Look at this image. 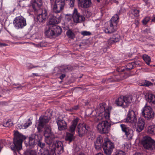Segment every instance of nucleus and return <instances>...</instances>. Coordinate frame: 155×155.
<instances>
[{"mask_svg": "<svg viewBox=\"0 0 155 155\" xmlns=\"http://www.w3.org/2000/svg\"><path fill=\"white\" fill-rule=\"evenodd\" d=\"M45 142L49 145L47 150L51 155H60L64 151L63 143L60 141L54 142L55 137L54 135L45 137Z\"/></svg>", "mask_w": 155, "mask_h": 155, "instance_id": "obj_1", "label": "nucleus"}, {"mask_svg": "<svg viewBox=\"0 0 155 155\" xmlns=\"http://www.w3.org/2000/svg\"><path fill=\"white\" fill-rule=\"evenodd\" d=\"M13 142L11 145V149L14 152V155L19 154V133L18 131H14Z\"/></svg>", "mask_w": 155, "mask_h": 155, "instance_id": "obj_2", "label": "nucleus"}, {"mask_svg": "<svg viewBox=\"0 0 155 155\" xmlns=\"http://www.w3.org/2000/svg\"><path fill=\"white\" fill-rule=\"evenodd\" d=\"M141 144L144 149L152 150L155 149V141L150 137L146 136L143 137Z\"/></svg>", "mask_w": 155, "mask_h": 155, "instance_id": "obj_3", "label": "nucleus"}, {"mask_svg": "<svg viewBox=\"0 0 155 155\" xmlns=\"http://www.w3.org/2000/svg\"><path fill=\"white\" fill-rule=\"evenodd\" d=\"M132 97L131 96H121L115 101V103L117 106H121L124 108L128 106L132 102Z\"/></svg>", "mask_w": 155, "mask_h": 155, "instance_id": "obj_4", "label": "nucleus"}, {"mask_svg": "<svg viewBox=\"0 0 155 155\" xmlns=\"http://www.w3.org/2000/svg\"><path fill=\"white\" fill-rule=\"evenodd\" d=\"M104 153L107 155H111L114 148V144L109 139H104L102 144Z\"/></svg>", "mask_w": 155, "mask_h": 155, "instance_id": "obj_5", "label": "nucleus"}, {"mask_svg": "<svg viewBox=\"0 0 155 155\" xmlns=\"http://www.w3.org/2000/svg\"><path fill=\"white\" fill-rule=\"evenodd\" d=\"M141 114L147 120L152 119L154 117V113L152 108L148 106H145L143 108Z\"/></svg>", "mask_w": 155, "mask_h": 155, "instance_id": "obj_6", "label": "nucleus"}, {"mask_svg": "<svg viewBox=\"0 0 155 155\" xmlns=\"http://www.w3.org/2000/svg\"><path fill=\"white\" fill-rule=\"evenodd\" d=\"M110 126V124L106 120L100 122L97 126V129L101 134H106L108 133Z\"/></svg>", "mask_w": 155, "mask_h": 155, "instance_id": "obj_7", "label": "nucleus"}, {"mask_svg": "<svg viewBox=\"0 0 155 155\" xmlns=\"http://www.w3.org/2000/svg\"><path fill=\"white\" fill-rule=\"evenodd\" d=\"M59 22V20H49L47 22V25H52L53 31L54 33V36L55 37L60 35L62 31L61 28L56 25Z\"/></svg>", "mask_w": 155, "mask_h": 155, "instance_id": "obj_8", "label": "nucleus"}, {"mask_svg": "<svg viewBox=\"0 0 155 155\" xmlns=\"http://www.w3.org/2000/svg\"><path fill=\"white\" fill-rule=\"evenodd\" d=\"M88 124L85 123H80L77 126L78 135L80 137L84 136L87 133L89 129Z\"/></svg>", "mask_w": 155, "mask_h": 155, "instance_id": "obj_9", "label": "nucleus"}, {"mask_svg": "<svg viewBox=\"0 0 155 155\" xmlns=\"http://www.w3.org/2000/svg\"><path fill=\"white\" fill-rule=\"evenodd\" d=\"M109 22L110 26L105 28L104 31L105 33L110 34L116 31L118 20H110Z\"/></svg>", "mask_w": 155, "mask_h": 155, "instance_id": "obj_10", "label": "nucleus"}, {"mask_svg": "<svg viewBox=\"0 0 155 155\" xmlns=\"http://www.w3.org/2000/svg\"><path fill=\"white\" fill-rule=\"evenodd\" d=\"M65 5V0H55L53 10L56 13H59L62 11Z\"/></svg>", "mask_w": 155, "mask_h": 155, "instance_id": "obj_11", "label": "nucleus"}, {"mask_svg": "<svg viewBox=\"0 0 155 155\" xmlns=\"http://www.w3.org/2000/svg\"><path fill=\"white\" fill-rule=\"evenodd\" d=\"M42 4V0H32L31 2L30 5L35 13L41 11Z\"/></svg>", "mask_w": 155, "mask_h": 155, "instance_id": "obj_12", "label": "nucleus"}, {"mask_svg": "<svg viewBox=\"0 0 155 155\" xmlns=\"http://www.w3.org/2000/svg\"><path fill=\"white\" fill-rule=\"evenodd\" d=\"M122 131L125 133L127 138L128 139L132 138L133 135V131L132 130L129 128L126 125L121 124L120 125Z\"/></svg>", "mask_w": 155, "mask_h": 155, "instance_id": "obj_13", "label": "nucleus"}, {"mask_svg": "<svg viewBox=\"0 0 155 155\" xmlns=\"http://www.w3.org/2000/svg\"><path fill=\"white\" fill-rule=\"evenodd\" d=\"M100 106L101 113L102 112H103L104 113V114H103L104 116L103 117L101 118H100V117H99L98 119L99 120L104 119V118L106 120H109L110 119V112L109 110L111 109V108H109L108 109L105 110V108L103 104H100Z\"/></svg>", "mask_w": 155, "mask_h": 155, "instance_id": "obj_14", "label": "nucleus"}, {"mask_svg": "<svg viewBox=\"0 0 155 155\" xmlns=\"http://www.w3.org/2000/svg\"><path fill=\"white\" fill-rule=\"evenodd\" d=\"M51 118L50 116H41L38 120V126L44 128L46 124L48 122Z\"/></svg>", "mask_w": 155, "mask_h": 155, "instance_id": "obj_15", "label": "nucleus"}, {"mask_svg": "<svg viewBox=\"0 0 155 155\" xmlns=\"http://www.w3.org/2000/svg\"><path fill=\"white\" fill-rule=\"evenodd\" d=\"M79 6L83 8H87L91 6L92 3L91 0H78Z\"/></svg>", "mask_w": 155, "mask_h": 155, "instance_id": "obj_16", "label": "nucleus"}, {"mask_svg": "<svg viewBox=\"0 0 155 155\" xmlns=\"http://www.w3.org/2000/svg\"><path fill=\"white\" fill-rule=\"evenodd\" d=\"M56 122L59 130H62L67 129V123L63 118L61 119L58 118L56 120Z\"/></svg>", "mask_w": 155, "mask_h": 155, "instance_id": "obj_17", "label": "nucleus"}, {"mask_svg": "<svg viewBox=\"0 0 155 155\" xmlns=\"http://www.w3.org/2000/svg\"><path fill=\"white\" fill-rule=\"evenodd\" d=\"M139 64L137 61H135L127 64L125 68L120 70L121 72L129 71L135 67L137 65H139Z\"/></svg>", "mask_w": 155, "mask_h": 155, "instance_id": "obj_18", "label": "nucleus"}, {"mask_svg": "<svg viewBox=\"0 0 155 155\" xmlns=\"http://www.w3.org/2000/svg\"><path fill=\"white\" fill-rule=\"evenodd\" d=\"M144 120L141 118H139L137 125L136 131L138 132H140L144 129Z\"/></svg>", "mask_w": 155, "mask_h": 155, "instance_id": "obj_19", "label": "nucleus"}, {"mask_svg": "<svg viewBox=\"0 0 155 155\" xmlns=\"http://www.w3.org/2000/svg\"><path fill=\"white\" fill-rule=\"evenodd\" d=\"M41 11L37 13H35L37 15V19H46L47 15V10L45 9H42L41 8Z\"/></svg>", "mask_w": 155, "mask_h": 155, "instance_id": "obj_20", "label": "nucleus"}, {"mask_svg": "<svg viewBox=\"0 0 155 155\" xmlns=\"http://www.w3.org/2000/svg\"><path fill=\"white\" fill-rule=\"evenodd\" d=\"M145 97L147 101L149 103L155 104V95L149 93H146Z\"/></svg>", "mask_w": 155, "mask_h": 155, "instance_id": "obj_21", "label": "nucleus"}, {"mask_svg": "<svg viewBox=\"0 0 155 155\" xmlns=\"http://www.w3.org/2000/svg\"><path fill=\"white\" fill-rule=\"evenodd\" d=\"M79 118L78 117L76 118L72 122L71 125L70 126L69 129V131L72 133H74V131L79 121Z\"/></svg>", "mask_w": 155, "mask_h": 155, "instance_id": "obj_22", "label": "nucleus"}, {"mask_svg": "<svg viewBox=\"0 0 155 155\" xmlns=\"http://www.w3.org/2000/svg\"><path fill=\"white\" fill-rule=\"evenodd\" d=\"M38 139V135L35 134L31 135L29 137V144L30 146H32L37 143Z\"/></svg>", "mask_w": 155, "mask_h": 155, "instance_id": "obj_23", "label": "nucleus"}, {"mask_svg": "<svg viewBox=\"0 0 155 155\" xmlns=\"http://www.w3.org/2000/svg\"><path fill=\"white\" fill-rule=\"evenodd\" d=\"M103 142V139L101 137H97L96 140L94 142V147L97 150H100L101 148L102 143Z\"/></svg>", "mask_w": 155, "mask_h": 155, "instance_id": "obj_24", "label": "nucleus"}, {"mask_svg": "<svg viewBox=\"0 0 155 155\" xmlns=\"http://www.w3.org/2000/svg\"><path fill=\"white\" fill-rule=\"evenodd\" d=\"M50 26L48 28H47L45 32V34L48 37L51 38L54 36V33L53 31L52 25Z\"/></svg>", "mask_w": 155, "mask_h": 155, "instance_id": "obj_25", "label": "nucleus"}, {"mask_svg": "<svg viewBox=\"0 0 155 155\" xmlns=\"http://www.w3.org/2000/svg\"><path fill=\"white\" fill-rule=\"evenodd\" d=\"M70 17H71L73 18V19H79L81 18V19H83V18L85 19L84 17L81 16L80 14L78 13L77 9L74 8V11L73 16L69 15Z\"/></svg>", "mask_w": 155, "mask_h": 155, "instance_id": "obj_26", "label": "nucleus"}, {"mask_svg": "<svg viewBox=\"0 0 155 155\" xmlns=\"http://www.w3.org/2000/svg\"><path fill=\"white\" fill-rule=\"evenodd\" d=\"M141 85L143 86L149 87L153 85V83L147 80H142L141 83Z\"/></svg>", "mask_w": 155, "mask_h": 155, "instance_id": "obj_27", "label": "nucleus"}, {"mask_svg": "<svg viewBox=\"0 0 155 155\" xmlns=\"http://www.w3.org/2000/svg\"><path fill=\"white\" fill-rule=\"evenodd\" d=\"M74 134V133H66L65 140L67 141H69V142H71L74 138L73 136Z\"/></svg>", "mask_w": 155, "mask_h": 155, "instance_id": "obj_28", "label": "nucleus"}, {"mask_svg": "<svg viewBox=\"0 0 155 155\" xmlns=\"http://www.w3.org/2000/svg\"><path fill=\"white\" fill-rule=\"evenodd\" d=\"M52 134L50 127L49 126H46L45 128V131L44 135L45 137L47 136L48 135L51 136L53 135Z\"/></svg>", "mask_w": 155, "mask_h": 155, "instance_id": "obj_29", "label": "nucleus"}, {"mask_svg": "<svg viewBox=\"0 0 155 155\" xmlns=\"http://www.w3.org/2000/svg\"><path fill=\"white\" fill-rule=\"evenodd\" d=\"M147 132L148 133L152 134H155V126L151 125L148 127Z\"/></svg>", "mask_w": 155, "mask_h": 155, "instance_id": "obj_30", "label": "nucleus"}, {"mask_svg": "<svg viewBox=\"0 0 155 155\" xmlns=\"http://www.w3.org/2000/svg\"><path fill=\"white\" fill-rule=\"evenodd\" d=\"M137 119L136 116L130 117H127L126 118V121L131 123H135L137 121Z\"/></svg>", "mask_w": 155, "mask_h": 155, "instance_id": "obj_31", "label": "nucleus"}, {"mask_svg": "<svg viewBox=\"0 0 155 155\" xmlns=\"http://www.w3.org/2000/svg\"><path fill=\"white\" fill-rule=\"evenodd\" d=\"M66 34L68 38L72 39L74 38L75 36V35L73 32L72 30L70 29H68L66 32Z\"/></svg>", "mask_w": 155, "mask_h": 155, "instance_id": "obj_32", "label": "nucleus"}, {"mask_svg": "<svg viewBox=\"0 0 155 155\" xmlns=\"http://www.w3.org/2000/svg\"><path fill=\"white\" fill-rule=\"evenodd\" d=\"M120 40L119 36L118 35H114L112 38L110 40V41L111 42V43H116L118 42Z\"/></svg>", "mask_w": 155, "mask_h": 155, "instance_id": "obj_33", "label": "nucleus"}, {"mask_svg": "<svg viewBox=\"0 0 155 155\" xmlns=\"http://www.w3.org/2000/svg\"><path fill=\"white\" fill-rule=\"evenodd\" d=\"M73 69V68L70 66H67L63 67L61 69V71L63 72H66L72 71Z\"/></svg>", "mask_w": 155, "mask_h": 155, "instance_id": "obj_34", "label": "nucleus"}, {"mask_svg": "<svg viewBox=\"0 0 155 155\" xmlns=\"http://www.w3.org/2000/svg\"><path fill=\"white\" fill-rule=\"evenodd\" d=\"M143 58L144 60L146 62L147 65H149L151 61L150 57L148 55L144 54L143 56Z\"/></svg>", "mask_w": 155, "mask_h": 155, "instance_id": "obj_35", "label": "nucleus"}, {"mask_svg": "<svg viewBox=\"0 0 155 155\" xmlns=\"http://www.w3.org/2000/svg\"><path fill=\"white\" fill-rule=\"evenodd\" d=\"M13 125L12 121L11 120H8L6 122H4L3 123V126L6 127H9Z\"/></svg>", "mask_w": 155, "mask_h": 155, "instance_id": "obj_36", "label": "nucleus"}, {"mask_svg": "<svg viewBox=\"0 0 155 155\" xmlns=\"http://www.w3.org/2000/svg\"><path fill=\"white\" fill-rule=\"evenodd\" d=\"M32 124V122L30 121L29 119L28 121L24 124L23 126H21V128L23 129H25L29 126L31 124Z\"/></svg>", "mask_w": 155, "mask_h": 155, "instance_id": "obj_37", "label": "nucleus"}, {"mask_svg": "<svg viewBox=\"0 0 155 155\" xmlns=\"http://www.w3.org/2000/svg\"><path fill=\"white\" fill-rule=\"evenodd\" d=\"M132 13L134 15V17H137L139 16L140 12L139 10L135 9H132Z\"/></svg>", "mask_w": 155, "mask_h": 155, "instance_id": "obj_38", "label": "nucleus"}, {"mask_svg": "<svg viewBox=\"0 0 155 155\" xmlns=\"http://www.w3.org/2000/svg\"><path fill=\"white\" fill-rule=\"evenodd\" d=\"M37 143L38 146L41 148H42L45 146V144L44 143H42L41 140L38 139L37 140Z\"/></svg>", "mask_w": 155, "mask_h": 155, "instance_id": "obj_39", "label": "nucleus"}, {"mask_svg": "<svg viewBox=\"0 0 155 155\" xmlns=\"http://www.w3.org/2000/svg\"><path fill=\"white\" fill-rule=\"evenodd\" d=\"M136 116L135 113L132 110H129L127 117H134Z\"/></svg>", "mask_w": 155, "mask_h": 155, "instance_id": "obj_40", "label": "nucleus"}, {"mask_svg": "<svg viewBox=\"0 0 155 155\" xmlns=\"http://www.w3.org/2000/svg\"><path fill=\"white\" fill-rule=\"evenodd\" d=\"M13 24L15 28L18 29L19 28V20H14Z\"/></svg>", "mask_w": 155, "mask_h": 155, "instance_id": "obj_41", "label": "nucleus"}, {"mask_svg": "<svg viewBox=\"0 0 155 155\" xmlns=\"http://www.w3.org/2000/svg\"><path fill=\"white\" fill-rule=\"evenodd\" d=\"M26 138L25 136L20 134V150L22 148L21 143Z\"/></svg>", "mask_w": 155, "mask_h": 155, "instance_id": "obj_42", "label": "nucleus"}, {"mask_svg": "<svg viewBox=\"0 0 155 155\" xmlns=\"http://www.w3.org/2000/svg\"><path fill=\"white\" fill-rule=\"evenodd\" d=\"M113 78L115 81H119L121 80L120 75L119 74L114 75V76Z\"/></svg>", "mask_w": 155, "mask_h": 155, "instance_id": "obj_43", "label": "nucleus"}, {"mask_svg": "<svg viewBox=\"0 0 155 155\" xmlns=\"http://www.w3.org/2000/svg\"><path fill=\"white\" fill-rule=\"evenodd\" d=\"M20 27L22 28L26 25L25 20H20Z\"/></svg>", "mask_w": 155, "mask_h": 155, "instance_id": "obj_44", "label": "nucleus"}, {"mask_svg": "<svg viewBox=\"0 0 155 155\" xmlns=\"http://www.w3.org/2000/svg\"><path fill=\"white\" fill-rule=\"evenodd\" d=\"M120 76L121 80H122L126 78L129 76V75L128 74H126L125 73L124 74H120Z\"/></svg>", "mask_w": 155, "mask_h": 155, "instance_id": "obj_45", "label": "nucleus"}, {"mask_svg": "<svg viewBox=\"0 0 155 155\" xmlns=\"http://www.w3.org/2000/svg\"><path fill=\"white\" fill-rule=\"evenodd\" d=\"M143 33L144 34H149L150 33V28H147L145 29L143 31Z\"/></svg>", "mask_w": 155, "mask_h": 155, "instance_id": "obj_46", "label": "nucleus"}, {"mask_svg": "<svg viewBox=\"0 0 155 155\" xmlns=\"http://www.w3.org/2000/svg\"><path fill=\"white\" fill-rule=\"evenodd\" d=\"M84 15L87 18H88L91 16L90 13L88 11H85L84 14Z\"/></svg>", "mask_w": 155, "mask_h": 155, "instance_id": "obj_47", "label": "nucleus"}, {"mask_svg": "<svg viewBox=\"0 0 155 155\" xmlns=\"http://www.w3.org/2000/svg\"><path fill=\"white\" fill-rule=\"evenodd\" d=\"M81 34L83 36H86L90 35L91 34V33L89 31H85L81 32Z\"/></svg>", "mask_w": 155, "mask_h": 155, "instance_id": "obj_48", "label": "nucleus"}, {"mask_svg": "<svg viewBox=\"0 0 155 155\" xmlns=\"http://www.w3.org/2000/svg\"><path fill=\"white\" fill-rule=\"evenodd\" d=\"M69 4L70 7H73L74 6V3L75 0H69Z\"/></svg>", "mask_w": 155, "mask_h": 155, "instance_id": "obj_49", "label": "nucleus"}, {"mask_svg": "<svg viewBox=\"0 0 155 155\" xmlns=\"http://www.w3.org/2000/svg\"><path fill=\"white\" fill-rule=\"evenodd\" d=\"M46 44L44 42L42 41L38 45H39L40 47H44L46 46Z\"/></svg>", "mask_w": 155, "mask_h": 155, "instance_id": "obj_50", "label": "nucleus"}, {"mask_svg": "<svg viewBox=\"0 0 155 155\" xmlns=\"http://www.w3.org/2000/svg\"><path fill=\"white\" fill-rule=\"evenodd\" d=\"M116 155H125V153L122 151L120 150L118 151Z\"/></svg>", "mask_w": 155, "mask_h": 155, "instance_id": "obj_51", "label": "nucleus"}, {"mask_svg": "<svg viewBox=\"0 0 155 155\" xmlns=\"http://www.w3.org/2000/svg\"><path fill=\"white\" fill-rule=\"evenodd\" d=\"M38 67V66H34L33 65L31 64H28L27 65V67L29 69H31L33 68H35V67Z\"/></svg>", "mask_w": 155, "mask_h": 155, "instance_id": "obj_52", "label": "nucleus"}, {"mask_svg": "<svg viewBox=\"0 0 155 155\" xmlns=\"http://www.w3.org/2000/svg\"><path fill=\"white\" fill-rule=\"evenodd\" d=\"M119 18V15L117 14H115L112 18L111 19H115L116 18L118 19Z\"/></svg>", "mask_w": 155, "mask_h": 155, "instance_id": "obj_53", "label": "nucleus"}, {"mask_svg": "<svg viewBox=\"0 0 155 155\" xmlns=\"http://www.w3.org/2000/svg\"><path fill=\"white\" fill-rule=\"evenodd\" d=\"M149 20H142V23L143 25H146L149 21Z\"/></svg>", "mask_w": 155, "mask_h": 155, "instance_id": "obj_54", "label": "nucleus"}, {"mask_svg": "<svg viewBox=\"0 0 155 155\" xmlns=\"http://www.w3.org/2000/svg\"><path fill=\"white\" fill-rule=\"evenodd\" d=\"M66 75L65 74H62L59 77L61 80H62L65 77Z\"/></svg>", "mask_w": 155, "mask_h": 155, "instance_id": "obj_55", "label": "nucleus"}, {"mask_svg": "<svg viewBox=\"0 0 155 155\" xmlns=\"http://www.w3.org/2000/svg\"><path fill=\"white\" fill-rule=\"evenodd\" d=\"M73 109L74 110H77L78 108L79 107L78 105H76L74 106L73 107H72Z\"/></svg>", "mask_w": 155, "mask_h": 155, "instance_id": "obj_56", "label": "nucleus"}, {"mask_svg": "<svg viewBox=\"0 0 155 155\" xmlns=\"http://www.w3.org/2000/svg\"><path fill=\"white\" fill-rule=\"evenodd\" d=\"M7 45L5 43L0 42V47L5 46H6Z\"/></svg>", "mask_w": 155, "mask_h": 155, "instance_id": "obj_57", "label": "nucleus"}, {"mask_svg": "<svg viewBox=\"0 0 155 155\" xmlns=\"http://www.w3.org/2000/svg\"><path fill=\"white\" fill-rule=\"evenodd\" d=\"M40 127H39V126H38L37 128V129H38V131L39 132H40L41 131H42V130H41V129L40 128Z\"/></svg>", "mask_w": 155, "mask_h": 155, "instance_id": "obj_58", "label": "nucleus"}, {"mask_svg": "<svg viewBox=\"0 0 155 155\" xmlns=\"http://www.w3.org/2000/svg\"><path fill=\"white\" fill-rule=\"evenodd\" d=\"M74 22L76 23H79L80 21H79L80 20H73Z\"/></svg>", "mask_w": 155, "mask_h": 155, "instance_id": "obj_59", "label": "nucleus"}, {"mask_svg": "<svg viewBox=\"0 0 155 155\" xmlns=\"http://www.w3.org/2000/svg\"><path fill=\"white\" fill-rule=\"evenodd\" d=\"M68 110L71 112H72L74 110L72 107L71 108L69 109Z\"/></svg>", "mask_w": 155, "mask_h": 155, "instance_id": "obj_60", "label": "nucleus"}, {"mask_svg": "<svg viewBox=\"0 0 155 155\" xmlns=\"http://www.w3.org/2000/svg\"><path fill=\"white\" fill-rule=\"evenodd\" d=\"M95 155H104L102 153H99L96 154Z\"/></svg>", "mask_w": 155, "mask_h": 155, "instance_id": "obj_61", "label": "nucleus"}, {"mask_svg": "<svg viewBox=\"0 0 155 155\" xmlns=\"http://www.w3.org/2000/svg\"><path fill=\"white\" fill-rule=\"evenodd\" d=\"M143 1L147 5L148 0H143Z\"/></svg>", "mask_w": 155, "mask_h": 155, "instance_id": "obj_62", "label": "nucleus"}, {"mask_svg": "<svg viewBox=\"0 0 155 155\" xmlns=\"http://www.w3.org/2000/svg\"><path fill=\"white\" fill-rule=\"evenodd\" d=\"M147 19H150V17H146L144 18V19L145 20Z\"/></svg>", "mask_w": 155, "mask_h": 155, "instance_id": "obj_63", "label": "nucleus"}, {"mask_svg": "<svg viewBox=\"0 0 155 155\" xmlns=\"http://www.w3.org/2000/svg\"><path fill=\"white\" fill-rule=\"evenodd\" d=\"M134 155H141V154L140 153H136L134 154Z\"/></svg>", "mask_w": 155, "mask_h": 155, "instance_id": "obj_64", "label": "nucleus"}]
</instances>
